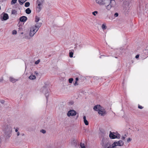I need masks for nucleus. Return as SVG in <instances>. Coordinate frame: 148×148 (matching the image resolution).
Listing matches in <instances>:
<instances>
[{
  "label": "nucleus",
  "mask_w": 148,
  "mask_h": 148,
  "mask_svg": "<svg viewBox=\"0 0 148 148\" xmlns=\"http://www.w3.org/2000/svg\"><path fill=\"white\" fill-rule=\"evenodd\" d=\"M23 34V32H22V33H21V34Z\"/></svg>",
  "instance_id": "47"
},
{
  "label": "nucleus",
  "mask_w": 148,
  "mask_h": 148,
  "mask_svg": "<svg viewBox=\"0 0 148 148\" xmlns=\"http://www.w3.org/2000/svg\"><path fill=\"white\" fill-rule=\"evenodd\" d=\"M17 31L16 30H13L12 32L13 34H17Z\"/></svg>",
  "instance_id": "30"
},
{
  "label": "nucleus",
  "mask_w": 148,
  "mask_h": 148,
  "mask_svg": "<svg viewBox=\"0 0 148 148\" xmlns=\"http://www.w3.org/2000/svg\"><path fill=\"white\" fill-rule=\"evenodd\" d=\"M43 92L45 93V95L46 97L47 100L48 97L49 96V91L45 87H43Z\"/></svg>",
  "instance_id": "9"
},
{
  "label": "nucleus",
  "mask_w": 148,
  "mask_h": 148,
  "mask_svg": "<svg viewBox=\"0 0 148 148\" xmlns=\"http://www.w3.org/2000/svg\"><path fill=\"white\" fill-rule=\"evenodd\" d=\"M132 139H131L130 138H128L127 140V141L128 142H130L131 141Z\"/></svg>",
  "instance_id": "35"
},
{
  "label": "nucleus",
  "mask_w": 148,
  "mask_h": 148,
  "mask_svg": "<svg viewBox=\"0 0 148 148\" xmlns=\"http://www.w3.org/2000/svg\"><path fill=\"white\" fill-rule=\"evenodd\" d=\"M34 73L35 74L37 75L38 74V73L36 71L34 72Z\"/></svg>",
  "instance_id": "46"
},
{
  "label": "nucleus",
  "mask_w": 148,
  "mask_h": 148,
  "mask_svg": "<svg viewBox=\"0 0 148 148\" xmlns=\"http://www.w3.org/2000/svg\"><path fill=\"white\" fill-rule=\"evenodd\" d=\"M139 57V55H136V57H135V58H138Z\"/></svg>",
  "instance_id": "43"
},
{
  "label": "nucleus",
  "mask_w": 148,
  "mask_h": 148,
  "mask_svg": "<svg viewBox=\"0 0 148 148\" xmlns=\"http://www.w3.org/2000/svg\"><path fill=\"white\" fill-rule=\"evenodd\" d=\"M9 18V16L8 14L6 13H5L3 15V19L2 21H3V20H6L8 19Z\"/></svg>",
  "instance_id": "14"
},
{
  "label": "nucleus",
  "mask_w": 148,
  "mask_h": 148,
  "mask_svg": "<svg viewBox=\"0 0 148 148\" xmlns=\"http://www.w3.org/2000/svg\"><path fill=\"white\" fill-rule=\"evenodd\" d=\"M80 147L81 148H86V145L84 143H81Z\"/></svg>",
  "instance_id": "20"
},
{
  "label": "nucleus",
  "mask_w": 148,
  "mask_h": 148,
  "mask_svg": "<svg viewBox=\"0 0 148 148\" xmlns=\"http://www.w3.org/2000/svg\"><path fill=\"white\" fill-rule=\"evenodd\" d=\"M37 31L35 29L34 26H32L29 32V36L31 37H33Z\"/></svg>",
  "instance_id": "5"
},
{
  "label": "nucleus",
  "mask_w": 148,
  "mask_h": 148,
  "mask_svg": "<svg viewBox=\"0 0 148 148\" xmlns=\"http://www.w3.org/2000/svg\"><path fill=\"white\" fill-rule=\"evenodd\" d=\"M27 17L25 16H22L20 18V21L22 22H25L27 21Z\"/></svg>",
  "instance_id": "13"
},
{
  "label": "nucleus",
  "mask_w": 148,
  "mask_h": 148,
  "mask_svg": "<svg viewBox=\"0 0 148 148\" xmlns=\"http://www.w3.org/2000/svg\"><path fill=\"white\" fill-rule=\"evenodd\" d=\"M4 101L3 100L0 101V102L2 104H3L4 103Z\"/></svg>",
  "instance_id": "38"
},
{
  "label": "nucleus",
  "mask_w": 148,
  "mask_h": 148,
  "mask_svg": "<svg viewBox=\"0 0 148 148\" xmlns=\"http://www.w3.org/2000/svg\"><path fill=\"white\" fill-rule=\"evenodd\" d=\"M78 77H76L75 78V81H78Z\"/></svg>",
  "instance_id": "45"
},
{
  "label": "nucleus",
  "mask_w": 148,
  "mask_h": 148,
  "mask_svg": "<svg viewBox=\"0 0 148 148\" xmlns=\"http://www.w3.org/2000/svg\"><path fill=\"white\" fill-rule=\"evenodd\" d=\"M109 136L111 139H119L120 138V135L117 132H114L110 131Z\"/></svg>",
  "instance_id": "3"
},
{
  "label": "nucleus",
  "mask_w": 148,
  "mask_h": 148,
  "mask_svg": "<svg viewBox=\"0 0 148 148\" xmlns=\"http://www.w3.org/2000/svg\"><path fill=\"white\" fill-rule=\"evenodd\" d=\"M30 5V3L29 2H27L25 3V7H28Z\"/></svg>",
  "instance_id": "24"
},
{
  "label": "nucleus",
  "mask_w": 148,
  "mask_h": 148,
  "mask_svg": "<svg viewBox=\"0 0 148 148\" xmlns=\"http://www.w3.org/2000/svg\"><path fill=\"white\" fill-rule=\"evenodd\" d=\"M20 132H17V135L18 136L20 135Z\"/></svg>",
  "instance_id": "42"
},
{
  "label": "nucleus",
  "mask_w": 148,
  "mask_h": 148,
  "mask_svg": "<svg viewBox=\"0 0 148 148\" xmlns=\"http://www.w3.org/2000/svg\"><path fill=\"white\" fill-rule=\"evenodd\" d=\"M119 14L117 13H116L114 14V16L115 17H117L118 16Z\"/></svg>",
  "instance_id": "33"
},
{
  "label": "nucleus",
  "mask_w": 148,
  "mask_h": 148,
  "mask_svg": "<svg viewBox=\"0 0 148 148\" xmlns=\"http://www.w3.org/2000/svg\"><path fill=\"white\" fill-rule=\"evenodd\" d=\"M106 2V3L105 6L106 8L108 10H110L115 5L116 2L114 0H107Z\"/></svg>",
  "instance_id": "2"
},
{
  "label": "nucleus",
  "mask_w": 148,
  "mask_h": 148,
  "mask_svg": "<svg viewBox=\"0 0 148 148\" xmlns=\"http://www.w3.org/2000/svg\"><path fill=\"white\" fill-rule=\"evenodd\" d=\"M12 14H15L16 12V11L15 10H13L12 11Z\"/></svg>",
  "instance_id": "37"
},
{
  "label": "nucleus",
  "mask_w": 148,
  "mask_h": 148,
  "mask_svg": "<svg viewBox=\"0 0 148 148\" xmlns=\"http://www.w3.org/2000/svg\"><path fill=\"white\" fill-rule=\"evenodd\" d=\"M98 112L99 115L102 116H104L106 113V110L103 107H102Z\"/></svg>",
  "instance_id": "8"
},
{
  "label": "nucleus",
  "mask_w": 148,
  "mask_h": 148,
  "mask_svg": "<svg viewBox=\"0 0 148 148\" xmlns=\"http://www.w3.org/2000/svg\"><path fill=\"white\" fill-rule=\"evenodd\" d=\"M107 0H95L96 2L100 5H105L106 3Z\"/></svg>",
  "instance_id": "7"
},
{
  "label": "nucleus",
  "mask_w": 148,
  "mask_h": 148,
  "mask_svg": "<svg viewBox=\"0 0 148 148\" xmlns=\"http://www.w3.org/2000/svg\"><path fill=\"white\" fill-rule=\"evenodd\" d=\"M37 6L36 8V11L38 12H39L41 10L42 8V5L40 4V3H37Z\"/></svg>",
  "instance_id": "10"
},
{
  "label": "nucleus",
  "mask_w": 148,
  "mask_h": 148,
  "mask_svg": "<svg viewBox=\"0 0 148 148\" xmlns=\"http://www.w3.org/2000/svg\"><path fill=\"white\" fill-rule=\"evenodd\" d=\"M44 1V0H38L37 1V3H40V4L42 5Z\"/></svg>",
  "instance_id": "19"
},
{
  "label": "nucleus",
  "mask_w": 148,
  "mask_h": 148,
  "mask_svg": "<svg viewBox=\"0 0 148 148\" xmlns=\"http://www.w3.org/2000/svg\"><path fill=\"white\" fill-rule=\"evenodd\" d=\"M77 114L76 112L74 110H69L67 114V116L68 117L70 116H73L76 115Z\"/></svg>",
  "instance_id": "6"
},
{
  "label": "nucleus",
  "mask_w": 148,
  "mask_h": 148,
  "mask_svg": "<svg viewBox=\"0 0 148 148\" xmlns=\"http://www.w3.org/2000/svg\"><path fill=\"white\" fill-rule=\"evenodd\" d=\"M47 148H52V147L51 146L49 145L47 147Z\"/></svg>",
  "instance_id": "44"
},
{
  "label": "nucleus",
  "mask_w": 148,
  "mask_h": 148,
  "mask_svg": "<svg viewBox=\"0 0 148 148\" xmlns=\"http://www.w3.org/2000/svg\"><path fill=\"white\" fill-rule=\"evenodd\" d=\"M40 62V60L39 59L38 60H37V61L35 62V64H38Z\"/></svg>",
  "instance_id": "31"
},
{
  "label": "nucleus",
  "mask_w": 148,
  "mask_h": 148,
  "mask_svg": "<svg viewBox=\"0 0 148 148\" xmlns=\"http://www.w3.org/2000/svg\"><path fill=\"white\" fill-rule=\"evenodd\" d=\"M98 13V12L97 11H95L92 12V14L93 15L95 16Z\"/></svg>",
  "instance_id": "27"
},
{
  "label": "nucleus",
  "mask_w": 148,
  "mask_h": 148,
  "mask_svg": "<svg viewBox=\"0 0 148 148\" xmlns=\"http://www.w3.org/2000/svg\"><path fill=\"white\" fill-rule=\"evenodd\" d=\"M73 78H70V79H69V82L70 83H71L73 81Z\"/></svg>",
  "instance_id": "26"
},
{
  "label": "nucleus",
  "mask_w": 148,
  "mask_h": 148,
  "mask_svg": "<svg viewBox=\"0 0 148 148\" xmlns=\"http://www.w3.org/2000/svg\"><path fill=\"white\" fill-rule=\"evenodd\" d=\"M25 39H26L27 40H29L30 38V37L29 36H25Z\"/></svg>",
  "instance_id": "29"
},
{
  "label": "nucleus",
  "mask_w": 148,
  "mask_h": 148,
  "mask_svg": "<svg viewBox=\"0 0 148 148\" xmlns=\"http://www.w3.org/2000/svg\"><path fill=\"white\" fill-rule=\"evenodd\" d=\"M77 82V81H75V83L74 84V85L75 86H77V85H78V83Z\"/></svg>",
  "instance_id": "34"
},
{
  "label": "nucleus",
  "mask_w": 148,
  "mask_h": 148,
  "mask_svg": "<svg viewBox=\"0 0 148 148\" xmlns=\"http://www.w3.org/2000/svg\"><path fill=\"white\" fill-rule=\"evenodd\" d=\"M138 108L140 109H142L143 108V107L141 106H140V105H138Z\"/></svg>",
  "instance_id": "36"
},
{
  "label": "nucleus",
  "mask_w": 148,
  "mask_h": 148,
  "mask_svg": "<svg viewBox=\"0 0 148 148\" xmlns=\"http://www.w3.org/2000/svg\"><path fill=\"white\" fill-rule=\"evenodd\" d=\"M17 0H12L11 1V4H15L17 1Z\"/></svg>",
  "instance_id": "25"
},
{
  "label": "nucleus",
  "mask_w": 148,
  "mask_h": 148,
  "mask_svg": "<svg viewBox=\"0 0 148 148\" xmlns=\"http://www.w3.org/2000/svg\"><path fill=\"white\" fill-rule=\"evenodd\" d=\"M12 132V128L7 126L5 128V134L7 136L10 137L11 136Z\"/></svg>",
  "instance_id": "4"
},
{
  "label": "nucleus",
  "mask_w": 148,
  "mask_h": 148,
  "mask_svg": "<svg viewBox=\"0 0 148 148\" xmlns=\"http://www.w3.org/2000/svg\"><path fill=\"white\" fill-rule=\"evenodd\" d=\"M83 119L84 120V122L85 125H88V122L86 119V116H84L83 117Z\"/></svg>",
  "instance_id": "16"
},
{
  "label": "nucleus",
  "mask_w": 148,
  "mask_h": 148,
  "mask_svg": "<svg viewBox=\"0 0 148 148\" xmlns=\"http://www.w3.org/2000/svg\"><path fill=\"white\" fill-rule=\"evenodd\" d=\"M3 77H2L0 78V82H1V81H3Z\"/></svg>",
  "instance_id": "40"
},
{
  "label": "nucleus",
  "mask_w": 148,
  "mask_h": 148,
  "mask_svg": "<svg viewBox=\"0 0 148 148\" xmlns=\"http://www.w3.org/2000/svg\"><path fill=\"white\" fill-rule=\"evenodd\" d=\"M125 136H122V138L121 139H122V140H125Z\"/></svg>",
  "instance_id": "39"
},
{
  "label": "nucleus",
  "mask_w": 148,
  "mask_h": 148,
  "mask_svg": "<svg viewBox=\"0 0 148 148\" xmlns=\"http://www.w3.org/2000/svg\"><path fill=\"white\" fill-rule=\"evenodd\" d=\"M76 142V140L75 139H73V140H72L71 142V145H73V144L75 143Z\"/></svg>",
  "instance_id": "28"
},
{
  "label": "nucleus",
  "mask_w": 148,
  "mask_h": 148,
  "mask_svg": "<svg viewBox=\"0 0 148 148\" xmlns=\"http://www.w3.org/2000/svg\"><path fill=\"white\" fill-rule=\"evenodd\" d=\"M40 132L43 134H45L46 132V131L43 129L41 130Z\"/></svg>",
  "instance_id": "32"
},
{
  "label": "nucleus",
  "mask_w": 148,
  "mask_h": 148,
  "mask_svg": "<svg viewBox=\"0 0 148 148\" xmlns=\"http://www.w3.org/2000/svg\"><path fill=\"white\" fill-rule=\"evenodd\" d=\"M101 108L102 107L100 105H97L94 107L93 109L97 111L98 112Z\"/></svg>",
  "instance_id": "12"
},
{
  "label": "nucleus",
  "mask_w": 148,
  "mask_h": 148,
  "mask_svg": "<svg viewBox=\"0 0 148 148\" xmlns=\"http://www.w3.org/2000/svg\"><path fill=\"white\" fill-rule=\"evenodd\" d=\"M9 79L10 81L12 83H14L18 80L17 79H15L12 77H10Z\"/></svg>",
  "instance_id": "15"
},
{
  "label": "nucleus",
  "mask_w": 148,
  "mask_h": 148,
  "mask_svg": "<svg viewBox=\"0 0 148 148\" xmlns=\"http://www.w3.org/2000/svg\"><path fill=\"white\" fill-rule=\"evenodd\" d=\"M124 142L122 140L114 142L112 145L109 141L108 138H103L102 140L101 145L103 148H116L117 146H122Z\"/></svg>",
  "instance_id": "1"
},
{
  "label": "nucleus",
  "mask_w": 148,
  "mask_h": 148,
  "mask_svg": "<svg viewBox=\"0 0 148 148\" xmlns=\"http://www.w3.org/2000/svg\"><path fill=\"white\" fill-rule=\"evenodd\" d=\"M74 52V51L73 50H71L69 51V56L71 58H72L73 57V52Z\"/></svg>",
  "instance_id": "17"
},
{
  "label": "nucleus",
  "mask_w": 148,
  "mask_h": 148,
  "mask_svg": "<svg viewBox=\"0 0 148 148\" xmlns=\"http://www.w3.org/2000/svg\"><path fill=\"white\" fill-rule=\"evenodd\" d=\"M101 28L103 30L105 29L106 28V24H103L102 25Z\"/></svg>",
  "instance_id": "22"
},
{
  "label": "nucleus",
  "mask_w": 148,
  "mask_h": 148,
  "mask_svg": "<svg viewBox=\"0 0 148 148\" xmlns=\"http://www.w3.org/2000/svg\"><path fill=\"white\" fill-rule=\"evenodd\" d=\"M26 13L28 14H30L31 13V11L29 8H27L25 10Z\"/></svg>",
  "instance_id": "21"
},
{
  "label": "nucleus",
  "mask_w": 148,
  "mask_h": 148,
  "mask_svg": "<svg viewBox=\"0 0 148 148\" xmlns=\"http://www.w3.org/2000/svg\"><path fill=\"white\" fill-rule=\"evenodd\" d=\"M29 78L30 79L34 80L36 79V77L35 75H31L29 77Z\"/></svg>",
  "instance_id": "18"
},
{
  "label": "nucleus",
  "mask_w": 148,
  "mask_h": 148,
  "mask_svg": "<svg viewBox=\"0 0 148 148\" xmlns=\"http://www.w3.org/2000/svg\"><path fill=\"white\" fill-rule=\"evenodd\" d=\"M18 128H16L15 130V131L16 132H18Z\"/></svg>",
  "instance_id": "41"
},
{
  "label": "nucleus",
  "mask_w": 148,
  "mask_h": 148,
  "mask_svg": "<svg viewBox=\"0 0 148 148\" xmlns=\"http://www.w3.org/2000/svg\"><path fill=\"white\" fill-rule=\"evenodd\" d=\"M40 19L39 17L37 16H36L35 17V21L36 23H37L39 21Z\"/></svg>",
  "instance_id": "23"
},
{
  "label": "nucleus",
  "mask_w": 148,
  "mask_h": 148,
  "mask_svg": "<svg viewBox=\"0 0 148 148\" xmlns=\"http://www.w3.org/2000/svg\"><path fill=\"white\" fill-rule=\"evenodd\" d=\"M41 25V23H37L34 26L35 29L38 31Z\"/></svg>",
  "instance_id": "11"
}]
</instances>
